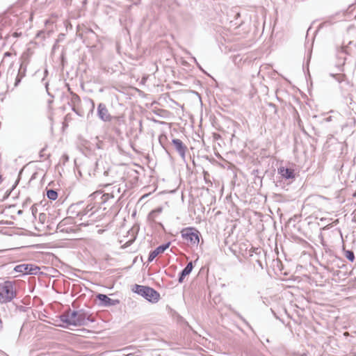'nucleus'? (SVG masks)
<instances>
[{"label": "nucleus", "instance_id": "1", "mask_svg": "<svg viewBox=\"0 0 356 356\" xmlns=\"http://www.w3.org/2000/svg\"><path fill=\"white\" fill-rule=\"evenodd\" d=\"M59 318L63 323L76 327L88 325L89 322H95V318L92 315L83 309L72 311L68 309L60 315Z\"/></svg>", "mask_w": 356, "mask_h": 356}, {"label": "nucleus", "instance_id": "2", "mask_svg": "<svg viewBox=\"0 0 356 356\" xmlns=\"http://www.w3.org/2000/svg\"><path fill=\"white\" fill-rule=\"evenodd\" d=\"M15 282L5 281L0 282V302L6 303L11 301L16 296Z\"/></svg>", "mask_w": 356, "mask_h": 356}, {"label": "nucleus", "instance_id": "3", "mask_svg": "<svg viewBox=\"0 0 356 356\" xmlns=\"http://www.w3.org/2000/svg\"><path fill=\"white\" fill-rule=\"evenodd\" d=\"M133 291L152 303L157 302L160 298L159 293L149 286L135 284Z\"/></svg>", "mask_w": 356, "mask_h": 356}, {"label": "nucleus", "instance_id": "4", "mask_svg": "<svg viewBox=\"0 0 356 356\" xmlns=\"http://www.w3.org/2000/svg\"><path fill=\"white\" fill-rule=\"evenodd\" d=\"M99 163L98 161H94L92 160L87 159L83 163L79 170V173L82 175L83 173L87 174L89 176H96L99 174Z\"/></svg>", "mask_w": 356, "mask_h": 356}, {"label": "nucleus", "instance_id": "5", "mask_svg": "<svg viewBox=\"0 0 356 356\" xmlns=\"http://www.w3.org/2000/svg\"><path fill=\"white\" fill-rule=\"evenodd\" d=\"M181 237L192 245H197L200 242V232L194 227H186L181 232Z\"/></svg>", "mask_w": 356, "mask_h": 356}, {"label": "nucleus", "instance_id": "6", "mask_svg": "<svg viewBox=\"0 0 356 356\" xmlns=\"http://www.w3.org/2000/svg\"><path fill=\"white\" fill-rule=\"evenodd\" d=\"M97 116L104 122H110L112 116L110 115L106 106L104 103H99L97 106Z\"/></svg>", "mask_w": 356, "mask_h": 356}, {"label": "nucleus", "instance_id": "7", "mask_svg": "<svg viewBox=\"0 0 356 356\" xmlns=\"http://www.w3.org/2000/svg\"><path fill=\"white\" fill-rule=\"evenodd\" d=\"M94 208V206L88 204L83 210L79 211L77 216H80L81 217V219H82L83 216L88 215V217L90 218L91 222H95L97 220V218L99 217V216H96L97 210L92 211Z\"/></svg>", "mask_w": 356, "mask_h": 356}, {"label": "nucleus", "instance_id": "8", "mask_svg": "<svg viewBox=\"0 0 356 356\" xmlns=\"http://www.w3.org/2000/svg\"><path fill=\"white\" fill-rule=\"evenodd\" d=\"M172 145H174L175 149L181 157L182 159H185L186 157V152L187 150V147L184 144V143L178 138H174L172 140Z\"/></svg>", "mask_w": 356, "mask_h": 356}, {"label": "nucleus", "instance_id": "9", "mask_svg": "<svg viewBox=\"0 0 356 356\" xmlns=\"http://www.w3.org/2000/svg\"><path fill=\"white\" fill-rule=\"evenodd\" d=\"M170 245V242L158 246L155 250L151 251L148 256V262H152L159 254L163 253Z\"/></svg>", "mask_w": 356, "mask_h": 356}, {"label": "nucleus", "instance_id": "10", "mask_svg": "<svg viewBox=\"0 0 356 356\" xmlns=\"http://www.w3.org/2000/svg\"><path fill=\"white\" fill-rule=\"evenodd\" d=\"M97 298L99 300L100 305L103 307L114 306L119 303L118 300H113L105 294L98 293Z\"/></svg>", "mask_w": 356, "mask_h": 356}, {"label": "nucleus", "instance_id": "11", "mask_svg": "<svg viewBox=\"0 0 356 356\" xmlns=\"http://www.w3.org/2000/svg\"><path fill=\"white\" fill-rule=\"evenodd\" d=\"M277 172L281 175L282 178L285 179H293L295 178V172L293 169L281 166L278 168Z\"/></svg>", "mask_w": 356, "mask_h": 356}, {"label": "nucleus", "instance_id": "12", "mask_svg": "<svg viewBox=\"0 0 356 356\" xmlns=\"http://www.w3.org/2000/svg\"><path fill=\"white\" fill-rule=\"evenodd\" d=\"M40 268L38 266L32 264H24V275H37L40 273Z\"/></svg>", "mask_w": 356, "mask_h": 356}, {"label": "nucleus", "instance_id": "13", "mask_svg": "<svg viewBox=\"0 0 356 356\" xmlns=\"http://www.w3.org/2000/svg\"><path fill=\"white\" fill-rule=\"evenodd\" d=\"M193 268V261H190L187 264L185 268L179 273L178 282L182 283L185 277L188 275Z\"/></svg>", "mask_w": 356, "mask_h": 356}, {"label": "nucleus", "instance_id": "14", "mask_svg": "<svg viewBox=\"0 0 356 356\" xmlns=\"http://www.w3.org/2000/svg\"><path fill=\"white\" fill-rule=\"evenodd\" d=\"M120 193V188L116 186L113 187V190L111 193H106L102 195V202L104 203L106 201H108L110 198H114L115 193Z\"/></svg>", "mask_w": 356, "mask_h": 356}, {"label": "nucleus", "instance_id": "15", "mask_svg": "<svg viewBox=\"0 0 356 356\" xmlns=\"http://www.w3.org/2000/svg\"><path fill=\"white\" fill-rule=\"evenodd\" d=\"M68 90L70 92L71 94L70 101L72 106V110L76 113L77 114H79L78 112L76 111L75 106L76 104H79L81 102V98L77 94L71 91L70 88H68Z\"/></svg>", "mask_w": 356, "mask_h": 356}, {"label": "nucleus", "instance_id": "16", "mask_svg": "<svg viewBox=\"0 0 356 356\" xmlns=\"http://www.w3.org/2000/svg\"><path fill=\"white\" fill-rule=\"evenodd\" d=\"M19 67L18 70V74L16 75L15 78V83H14V87H17L21 82L22 79V54L19 58Z\"/></svg>", "mask_w": 356, "mask_h": 356}, {"label": "nucleus", "instance_id": "17", "mask_svg": "<svg viewBox=\"0 0 356 356\" xmlns=\"http://www.w3.org/2000/svg\"><path fill=\"white\" fill-rule=\"evenodd\" d=\"M26 226L29 228L33 227L35 229H37V226L35 225L36 216H29L26 214Z\"/></svg>", "mask_w": 356, "mask_h": 356}, {"label": "nucleus", "instance_id": "18", "mask_svg": "<svg viewBox=\"0 0 356 356\" xmlns=\"http://www.w3.org/2000/svg\"><path fill=\"white\" fill-rule=\"evenodd\" d=\"M162 212V208L158 207L156 209L151 211L148 216L147 219L149 221L154 222L156 218Z\"/></svg>", "mask_w": 356, "mask_h": 356}, {"label": "nucleus", "instance_id": "19", "mask_svg": "<svg viewBox=\"0 0 356 356\" xmlns=\"http://www.w3.org/2000/svg\"><path fill=\"white\" fill-rule=\"evenodd\" d=\"M356 47V42L350 41L346 46H343V51L347 54H352L354 52V48Z\"/></svg>", "mask_w": 356, "mask_h": 356}, {"label": "nucleus", "instance_id": "20", "mask_svg": "<svg viewBox=\"0 0 356 356\" xmlns=\"http://www.w3.org/2000/svg\"><path fill=\"white\" fill-rule=\"evenodd\" d=\"M47 197L51 200H55L58 197V193L54 189L47 190Z\"/></svg>", "mask_w": 356, "mask_h": 356}, {"label": "nucleus", "instance_id": "21", "mask_svg": "<svg viewBox=\"0 0 356 356\" xmlns=\"http://www.w3.org/2000/svg\"><path fill=\"white\" fill-rule=\"evenodd\" d=\"M22 175V168H21L19 170V173H18V179L16 181L15 184L12 186V188L10 191H7L6 193V195L3 197V199L5 198H7L10 195V193H11V191L14 189L15 185L19 182L20 178H21V176Z\"/></svg>", "mask_w": 356, "mask_h": 356}, {"label": "nucleus", "instance_id": "22", "mask_svg": "<svg viewBox=\"0 0 356 356\" xmlns=\"http://www.w3.org/2000/svg\"><path fill=\"white\" fill-rule=\"evenodd\" d=\"M38 213V209L35 205H32L26 211V214L29 216H35Z\"/></svg>", "mask_w": 356, "mask_h": 356}, {"label": "nucleus", "instance_id": "23", "mask_svg": "<svg viewBox=\"0 0 356 356\" xmlns=\"http://www.w3.org/2000/svg\"><path fill=\"white\" fill-rule=\"evenodd\" d=\"M345 256L350 261L353 262L355 260V254L352 250H346Z\"/></svg>", "mask_w": 356, "mask_h": 356}, {"label": "nucleus", "instance_id": "24", "mask_svg": "<svg viewBox=\"0 0 356 356\" xmlns=\"http://www.w3.org/2000/svg\"><path fill=\"white\" fill-rule=\"evenodd\" d=\"M45 150H46V148H45V147L42 148V149L40 150V153H39V156H40V159L45 160V159H47V158H49V154H47L45 153Z\"/></svg>", "mask_w": 356, "mask_h": 356}, {"label": "nucleus", "instance_id": "25", "mask_svg": "<svg viewBox=\"0 0 356 356\" xmlns=\"http://www.w3.org/2000/svg\"><path fill=\"white\" fill-rule=\"evenodd\" d=\"M31 305V298L30 296L24 297V307L29 306Z\"/></svg>", "mask_w": 356, "mask_h": 356}, {"label": "nucleus", "instance_id": "26", "mask_svg": "<svg viewBox=\"0 0 356 356\" xmlns=\"http://www.w3.org/2000/svg\"><path fill=\"white\" fill-rule=\"evenodd\" d=\"M330 75L331 76L334 77V79H336V80L338 82L341 83L342 81V79H341V74L331 73Z\"/></svg>", "mask_w": 356, "mask_h": 356}, {"label": "nucleus", "instance_id": "27", "mask_svg": "<svg viewBox=\"0 0 356 356\" xmlns=\"http://www.w3.org/2000/svg\"><path fill=\"white\" fill-rule=\"evenodd\" d=\"M46 218V214L43 213H40L39 214V220L41 223H43Z\"/></svg>", "mask_w": 356, "mask_h": 356}, {"label": "nucleus", "instance_id": "28", "mask_svg": "<svg viewBox=\"0 0 356 356\" xmlns=\"http://www.w3.org/2000/svg\"><path fill=\"white\" fill-rule=\"evenodd\" d=\"M14 270L16 271V272H18V273H22V264H19V265H17Z\"/></svg>", "mask_w": 356, "mask_h": 356}, {"label": "nucleus", "instance_id": "29", "mask_svg": "<svg viewBox=\"0 0 356 356\" xmlns=\"http://www.w3.org/2000/svg\"><path fill=\"white\" fill-rule=\"evenodd\" d=\"M31 45H33V44H32V43H30V44L28 45L27 49H26L27 52H28V53H27V54H28V55H31V54H33V51H31Z\"/></svg>", "mask_w": 356, "mask_h": 356}, {"label": "nucleus", "instance_id": "30", "mask_svg": "<svg viewBox=\"0 0 356 356\" xmlns=\"http://www.w3.org/2000/svg\"><path fill=\"white\" fill-rule=\"evenodd\" d=\"M30 233H31V232H30V231H28V230H26V229H24V232H23L24 236H25V235H28V234H29Z\"/></svg>", "mask_w": 356, "mask_h": 356}, {"label": "nucleus", "instance_id": "31", "mask_svg": "<svg viewBox=\"0 0 356 356\" xmlns=\"http://www.w3.org/2000/svg\"><path fill=\"white\" fill-rule=\"evenodd\" d=\"M257 263L261 267V268L263 269L262 262L260 260L257 259Z\"/></svg>", "mask_w": 356, "mask_h": 356}, {"label": "nucleus", "instance_id": "32", "mask_svg": "<svg viewBox=\"0 0 356 356\" xmlns=\"http://www.w3.org/2000/svg\"><path fill=\"white\" fill-rule=\"evenodd\" d=\"M63 225V222H62V221H61V222H60L58 224V225H57V229H60V227H61Z\"/></svg>", "mask_w": 356, "mask_h": 356}, {"label": "nucleus", "instance_id": "33", "mask_svg": "<svg viewBox=\"0 0 356 356\" xmlns=\"http://www.w3.org/2000/svg\"><path fill=\"white\" fill-rule=\"evenodd\" d=\"M91 101V103H92V109L91 111H92L94 108H95V104H94V102L92 100H90Z\"/></svg>", "mask_w": 356, "mask_h": 356}, {"label": "nucleus", "instance_id": "34", "mask_svg": "<svg viewBox=\"0 0 356 356\" xmlns=\"http://www.w3.org/2000/svg\"><path fill=\"white\" fill-rule=\"evenodd\" d=\"M17 309H19L20 312H22V305H20V306H17Z\"/></svg>", "mask_w": 356, "mask_h": 356}, {"label": "nucleus", "instance_id": "35", "mask_svg": "<svg viewBox=\"0 0 356 356\" xmlns=\"http://www.w3.org/2000/svg\"><path fill=\"white\" fill-rule=\"evenodd\" d=\"M203 173H204V177L206 179V176L209 175V173L207 171H204Z\"/></svg>", "mask_w": 356, "mask_h": 356}, {"label": "nucleus", "instance_id": "36", "mask_svg": "<svg viewBox=\"0 0 356 356\" xmlns=\"http://www.w3.org/2000/svg\"><path fill=\"white\" fill-rule=\"evenodd\" d=\"M192 59L193 60V61L198 65V63L197 62V60L195 57H192Z\"/></svg>", "mask_w": 356, "mask_h": 356}, {"label": "nucleus", "instance_id": "37", "mask_svg": "<svg viewBox=\"0 0 356 356\" xmlns=\"http://www.w3.org/2000/svg\"><path fill=\"white\" fill-rule=\"evenodd\" d=\"M17 213H18V214H19V215H20V214H23L22 210H19V211H17Z\"/></svg>", "mask_w": 356, "mask_h": 356}, {"label": "nucleus", "instance_id": "38", "mask_svg": "<svg viewBox=\"0 0 356 356\" xmlns=\"http://www.w3.org/2000/svg\"><path fill=\"white\" fill-rule=\"evenodd\" d=\"M31 245H24V250L26 248H29L30 247ZM25 254V252H24V254Z\"/></svg>", "mask_w": 356, "mask_h": 356}, {"label": "nucleus", "instance_id": "39", "mask_svg": "<svg viewBox=\"0 0 356 356\" xmlns=\"http://www.w3.org/2000/svg\"><path fill=\"white\" fill-rule=\"evenodd\" d=\"M104 175H108V171L107 170H104Z\"/></svg>", "mask_w": 356, "mask_h": 356}, {"label": "nucleus", "instance_id": "40", "mask_svg": "<svg viewBox=\"0 0 356 356\" xmlns=\"http://www.w3.org/2000/svg\"><path fill=\"white\" fill-rule=\"evenodd\" d=\"M22 333V326L20 327L19 334H21Z\"/></svg>", "mask_w": 356, "mask_h": 356}, {"label": "nucleus", "instance_id": "41", "mask_svg": "<svg viewBox=\"0 0 356 356\" xmlns=\"http://www.w3.org/2000/svg\"><path fill=\"white\" fill-rule=\"evenodd\" d=\"M1 325H2V321H1V319L0 318V328L1 327Z\"/></svg>", "mask_w": 356, "mask_h": 356}, {"label": "nucleus", "instance_id": "42", "mask_svg": "<svg viewBox=\"0 0 356 356\" xmlns=\"http://www.w3.org/2000/svg\"><path fill=\"white\" fill-rule=\"evenodd\" d=\"M25 71H26V69L24 67V71H23L24 76H25Z\"/></svg>", "mask_w": 356, "mask_h": 356}, {"label": "nucleus", "instance_id": "43", "mask_svg": "<svg viewBox=\"0 0 356 356\" xmlns=\"http://www.w3.org/2000/svg\"><path fill=\"white\" fill-rule=\"evenodd\" d=\"M238 316H239L240 318H241L243 321H245V319H243L241 316H240V315H238Z\"/></svg>", "mask_w": 356, "mask_h": 356}, {"label": "nucleus", "instance_id": "44", "mask_svg": "<svg viewBox=\"0 0 356 356\" xmlns=\"http://www.w3.org/2000/svg\"><path fill=\"white\" fill-rule=\"evenodd\" d=\"M23 59H24V63L25 62V57L24 56L23 57Z\"/></svg>", "mask_w": 356, "mask_h": 356}]
</instances>
